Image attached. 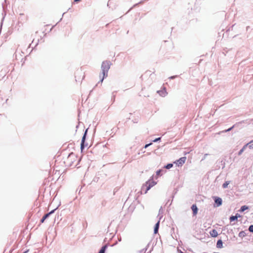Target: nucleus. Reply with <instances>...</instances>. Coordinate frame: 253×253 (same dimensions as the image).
<instances>
[{
    "mask_svg": "<svg viewBox=\"0 0 253 253\" xmlns=\"http://www.w3.org/2000/svg\"><path fill=\"white\" fill-rule=\"evenodd\" d=\"M237 215L238 213H237L235 216H231L230 217V220L231 222L237 219Z\"/></svg>",
    "mask_w": 253,
    "mask_h": 253,
    "instance_id": "nucleus-12",
    "label": "nucleus"
},
{
    "mask_svg": "<svg viewBox=\"0 0 253 253\" xmlns=\"http://www.w3.org/2000/svg\"><path fill=\"white\" fill-rule=\"evenodd\" d=\"M215 203L216 204L217 207H219L222 205V199L221 198L217 197L214 198Z\"/></svg>",
    "mask_w": 253,
    "mask_h": 253,
    "instance_id": "nucleus-4",
    "label": "nucleus"
},
{
    "mask_svg": "<svg viewBox=\"0 0 253 253\" xmlns=\"http://www.w3.org/2000/svg\"><path fill=\"white\" fill-rule=\"evenodd\" d=\"M160 221H158V222L156 224L154 228V234H157L158 232V229L159 227Z\"/></svg>",
    "mask_w": 253,
    "mask_h": 253,
    "instance_id": "nucleus-9",
    "label": "nucleus"
},
{
    "mask_svg": "<svg viewBox=\"0 0 253 253\" xmlns=\"http://www.w3.org/2000/svg\"><path fill=\"white\" fill-rule=\"evenodd\" d=\"M106 246H103L101 249V250H100L99 253H104L105 251V250H106Z\"/></svg>",
    "mask_w": 253,
    "mask_h": 253,
    "instance_id": "nucleus-14",
    "label": "nucleus"
},
{
    "mask_svg": "<svg viewBox=\"0 0 253 253\" xmlns=\"http://www.w3.org/2000/svg\"><path fill=\"white\" fill-rule=\"evenodd\" d=\"M248 145V144L245 145V146H244V147L240 150V151L239 152V153L238 154L239 155H241L242 153L244 152V151L245 150V149H246V147L247 146V145Z\"/></svg>",
    "mask_w": 253,
    "mask_h": 253,
    "instance_id": "nucleus-13",
    "label": "nucleus"
},
{
    "mask_svg": "<svg viewBox=\"0 0 253 253\" xmlns=\"http://www.w3.org/2000/svg\"><path fill=\"white\" fill-rule=\"evenodd\" d=\"M248 209H249V207L248 206H243L241 207L239 211L240 212H243L244 211H245L246 210H248Z\"/></svg>",
    "mask_w": 253,
    "mask_h": 253,
    "instance_id": "nucleus-11",
    "label": "nucleus"
},
{
    "mask_svg": "<svg viewBox=\"0 0 253 253\" xmlns=\"http://www.w3.org/2000/svg\"><path fill=\"white\" fill-rule=\"evenodd\" d=\"M249 147L250 148H253V144L249 145Z\"/></svg>",
    "mask_w": 253,
    "mask_h": 253,
    "instance_id": "nucleus-24",
    "label": "nucleus"
},
{
    "mask_svg": "<svg viewBox=\"0 0 253 253\" xmlns=\"http://www.w3.org/2000/svg\"><path fill=\"white\" fill-rule=\"evenodd\" d=\"M186 160V157H183L180 158L178 160L175 161L174 162V163L177 166H181L185 163Z\"/></svg>",
    "mask_w": 253,
    "mask_h": 253,
    "instance_id": "nucleus-3",
    "label": "nucleus"
},
{
    "mask_svg": "<svg viewBox=\"0 0 253 253\" xmlns=\"http://www.w3.org/2000/svg\"><path fill=\"white\" fill-rule=\"evenodd\" d=\"M191 209L193 211V213L194 215H196L198 213V208L197 207L196 205L194 204L191 207Z\"/></svg>",
    "mask_w": 253,
    "mask_h": 253,
    "instance_id": "nucleus-5",
    "label": "nucleus"
},
{
    "mask_svg": "<svg viewBox=\"0 0 253 253\" xmlns=\"http://www.w3.org/2000/svg\"><path fill=\"white\" fill-rule=\"evenodd\" d=\"M152 144V143H149V144H146L144 146V148H147L149 146L151 145Z\"/></svg>",
    "mask_w": 253,
    "mask_h": 253,
    "instance_id": "nucleus-21",
    "label": "nucleus"
},
{
    "mask_svg": "<svg viewBox=\"0 0 253 253\" xmlns=\"http://www.w3.org/2000/svg\"><path fill=\"white\" fill-rule=\"evenodd\" d=\"M161 172V169H159V170H157V172H156L157 176L160 175Z\"/></svg>",
    "mask_w": 253,
    "mask_h": 253,
    "instance_id": "nucleus-20",
    "label": "nucleus"
},
{
    "mask_svg": "<svg viewBox=\"0 0 253 253\" xmlns=\"http://www.w3.org/2000/svg\"><path fill=\"white\" fill-rule=\"evenodd\" d=\"M54 212V210L51 211L50 212H49V213L45 214L43 217L42 218V219L41 220V223H43L44 220H45V219H46L50 214L52 213L53 212Z\"/></svg>",
    "mask_w": 253,
    "mask_h": 253,
    "instance_id": "nucleus-6",
    "label": "nucleus"
},
{
    "mask_svg": "<svg viewBox=\"0 0 253 253\" xmlns=\"http://www.w3.org/2000/svg\"><path fill=\"white\" fill-rule=\"evenodd\" d=\"M232 128H233V127H231L229 128V129H228L226 130V131H229L231 130L232 129Z\"/></svg>",
    "mask_w": 253,
    "mask_h": 253,
    "instance_id": "nucleus-23",
    "label": "nucleus"
},
{
    "mask_svg": "<svg viewBox=\"0 0 253 253\" xmlns=\"http://www.w3.org/2000/svg\"><path fill=\"white\" fill-rule=\"evenodd\" d=\"M156 184V182H155L153 179H150L143 185L142 190H145L144 193H146L151 187Z\"/></svg>",
    "mask_w": 253,
    "mask_h": 253,
    "instance_id": "nucleus-2",
    "label": "nucleus"
},
{
    "mask_svg": "<svg viewBox=\"0 0 253 253\" xmlns=\"http://www.w3.org/2000/svg\"><path fill=\"white\" fill-rule=\"evenodd\" d=\"M249 230L250 231L253 232V225H251L249 227Z\"/></svg>",
    "mask_w": 253,
    "mask_h": 253,
    "instance_id": "nucleus-19",
    "label": "nucleus"
},
{
    "mask_svg": "<svg viewBox=\"0 0 253 253\" xmlns=\"http://www.w3.org/2000/svg\"><path fill=\"white\" fill-rule=\"evenodd\" d=\"M240 217V215L239 214H238V215H237V218H238V217Z\"/></svg>",
    "mask_w": 253,
    "mask_h": 253,
    "instance_id": "nucleus-26",
    "label": "nucleus"
},
{
    "mask_svg": "<svg viewBox=\"0 0 253 253\" xmlns=\"http://www.w3.org/2000/svg\"><path fill=\"white\" fill-rule=\"evenodd\" d=\"M110 68V63L108 61H104L101 65L102 76H100L101 82H102L104 79L107 76L108 72Z\"/></svg>",
    "mask_w": 253,
    "mask_h": 253,
    "instance_id": "nucleus-1",
    "label": "nucleus"
},
{
    "mask_svg": "<svg viewBox=\"0 0 253 253\" xmlns=\"http://www.w3.org/2000/svg\"><path fill=\"white\" fill-rule=\"evenodd\" d=\"M216 247L219 249L223 247V243L221 240H219L217 241L216 243Z\"/></svg>",
    "mask_w": 253,
    "mask_h": 253,
    "instance_id": "nucleus-10",
    "label": "nucleus"
},
{
    "mask_svg": "<svg viewBox=\"0 0 253 253\" xmlns=\"http://www.w3.org/2000/svg\"><path fill=\"white\" fill-rule=\"evenodd\" d=\"M229 181H226L225 183H224L222 185V187L223 188H226L227 187L228 184H229Z\"/></svg>",
    "mask_w": 253,
    "mask_h": 253,
    "instance_id": "nucleus-15",
    "label": "nucleus"
},
{
    "mask_svg": "<svg viewBox=\"0 0 253 253\" xmlns=\"http://www.w3.org/2000/svg\"><path fill=\"white\" fill-rule=\"evenodd\" d=\"M161 138L160 137H159V138H157L156 139H155L153 141L154 142H157L158 141V140H160Z\"/></svg>",
    "mask_w": 253,
    "mask_h": 253,
    "instance_id": "nucleus-22",
    "label": "nucleus"
},
{
    "mask_svg": "<svg viewBox=\"0 0 253 253\" xmlns=\"http://www.w3.org/2000/svg\"><path fill=\"white\" fill-rule=\"evenodd\" d=\"M211 236L212 237H216L218 235L217 231L215 229H212L210 232Z\"/></svg>",
    "mask_w": 253,
    "mask_h": 253,
    "instance_id": "nucleus-8",
    "label": "nucleus"
},
{
    "mask_svg": "<svg viewBox=\"0 0 253 253\" xmlns=\"http://www.w3.org/2000/svg\"><path fill=\"white\" fill-rule=\"evenodd\" d=\"M173 166V165L172 164H169L167 166H165V168L167 169H169L171 168H172Z\"/></svg>",
    "mask_w": 253,
    "mask_h": 253,
    "instance_id": "nucleus-16",
    "label": "nucleus"
},
{
    "mask_svg": "<svg viewBox=\"0 0 253 253\" xmlns=\"http://www.w3.org/2000/svg\"><path fill=\"white\" fill-rule=\"evenodd\" d=\"M78 75L80 74V75L81 76V81L84 79V74L81 72V73H78Z\"/></svg>",
    "mask_w": 253,
    "mask_h": 253,
    "instance_id": "nucleus-18",
    "label": "nucleus"
},
{
    "mask_svg": "<svg viewBox=\"0 0 253 253\" xmlns=\"http://www.w3.org/2000/svg\"><path fill=\"white\" fill-rule=\"evenodd\" d=\"M86 131H87V130L85 131V132H84V135L82 138V143H81V148L82 150H83L84 148V141H85V137H86Z\"/></svg>",
    "mask_w": 253,
    "mask_h": 253,
    "instance_id": "nucleus-7",
    "label": "nucleus"
},
{
    "mask_svg": "<svg viewBox=\"0 0 253 253\" xmlns=\"http://www.w3.org/2000/svg\"><path fill=\"white\" fill-rule=\"evenodd\" d=\"M81 0H74L75 2H78V1H80Z\"/></svg>",
    "mask_w": 253,
    "mask_h": 253,
    "instance_id": "nucleus-25",
    "label": "nucleus"
},
{
    "mask_svg": "<svg viewBox=\"0 0 253 253\" xmlns=\"http://www.w3.org/2000/svg\"><path fill=\"white\" fill-rule=\"evenodd\" d=\"M245 233L244 231H241L239 234V236L240 237H242L245 236Z\"/></svg>",
    "mask_w": 253,
    "mask_h": 253,
    "instance_id": "nucleus-17",
    "label": "nucleus"
}]
</instances>
